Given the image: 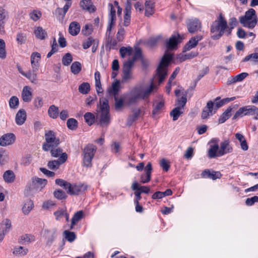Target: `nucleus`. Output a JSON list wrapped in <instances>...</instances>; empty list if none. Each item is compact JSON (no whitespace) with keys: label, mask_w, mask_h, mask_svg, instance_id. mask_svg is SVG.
<instances>
[{"label":"nucleus","mask_w":258,"mask_h":258,"mask_svg":"<svg viewBox=\"0 0 258 258\" xmlns=\"http://www.w3.org/2000/svg\"><path fill=\"white\" fill-rule=\"evenodd\" d=\"M171 58V54L168 53L164 54L157 70V74L152 79L150 85H138L134 87L127 94L126 101L128 105L137 104L140 100H147L149 98L152 92L156 89V86L155 85L156 79H158L159 84L165 79L167 75L166 67L168 66Z\"/></svg>","instance_id":"f257e3e1"},{"label":"nucleus","mask_w":258,"mask_h":258,"mask_svg":"<svg viewBox=\"0 0 258 258\" xmlns=\"http://www.w3.org/2000/svg\"><path fill=\"white\" fill-rule=\"evenodd\" d=\"M227 28V23L222 14H220L217 19L214 21L211 25L210 32L213 35L211 38L213 40L220 39L224 34Z\"/></svg>","instance_id":"f03ea898"},{"label":"nucleus","mask_w":258,"mask_h":258,"mask_svg":"<svg viewBox=\"0 0 258 258\" xmlns=\"http://www.w3.org/2000/svg\"><path fill=\"white\" fill-rule=\"evenodd\" d=\"M97 118L102 126H107L110 123L109 106L108 100L105 98L102 97L100 99V111Z\"/></svg>","instance_id":"7ed1b4c3"},{"label":"nucleus","mask_w":258,"mask_h":258,"mask_svg":"<svg viewBox=\"0 0 258 258\" xmlns=\"http://www.w3.org/2000/svg\"><path fill=\"white\" fill-rule=\"evenodd\" d=\"M239 21L243 27L249 29L253 28L257 22L255 10L250 9L245 12L244 16L239 18Z\"/></svg>","instance_id":"20e7f679"},{"label":"nucleus","mask_w":258,"mask_h":258,"mask_svg":"<svg viewBox=\"0 0 258 258\" xmlns=\"http://www.w3.org/2000/svg\"><path fill=\"white\" fill-rule=\"evenodd\" d=\"M45 142L42 145V149L49 151L51 148L57 147L60 144V139L56 137V134L52 131H48L45 134Z\"/></svg>","instance_id":"39448f33"},{"label":"nucleus","mask_w":258,"mask_h":258,"mask_svg":"<svg viewBox=\"0 0 258 258\" xmlns=\"http://www.w3.org/2000/svg\"><path fill=\"white\" fill-rule=\"evenodd\" d=\"M96 147L93 144L86 146L83 151V163L87 167L91 166V162L96 151Z\"/></svg>","instance_id":"423d86ee"},{"label":"nucleus","mask_w":258,"mask_h":258,"mask_svg":"<svg viewBox=\"0 0 258 258\" xmlns=\"http://www.w3.org/2000/svg\"><path fill=\"white\" fill-rule=\"evenodd\" d=\"M132 60H127L123 63L122 79L123 82H127L133 79L132 68L133 67Z\"/></svg>","instance_id":"0eeeda50"},{"label":"nucleus","mask_w":258,"mask_h":258,"mask_svg":"<svg viewBox=\"0 0 258 258\" xmlns=\"http://www.w3.org/2000/svg\"><path fill=\"white\" fill-rule=\"evenodd\" d=\"M87 189V186L82 184H71L68 185L67 193L70 195H78L83 193Z\"/></svg>","instance_id":"6e6552de"},{"label":"nucleus","mask_w":258,"mask_h":258,"mask_svg":"<svg viewBox=\"0 0 258 258\" xmlns=\"http://www.w3.org/2000/svg\"><path fill=\"white\" fill-rule=\"evenodd\" d=\"M233 152L232 146L229 139H225L220 143L219 149V155L222 156Z\"/></svg>","instance_id":"1a4fd4ad"},{"label":"nucleus","mask_w":258,"mask_h":258,"mask_svg":"<svg viewBox=\"0 0 258 258\" xmlns=\"http://www.w3.org/2000/svg\"><path fill=\"white\" fill-rule=\"evenodd\" d=\"M68 159V155L64 153L59 157L57 160H51L48 162L47 166L51 170H56L59 166L64 163Z\"/></svg>","instance_id":"9d476101"},{"label":"nucleus","mask_w":258,"mask_h":258,"mask_svg":"<svg viewBox=\"0 0 258 258\" xmlns=\"http://www.w3.org/2000/svg\"><path fill=\"white\" fill-rule=\"evenodd\" d=\"M214 102L212 101H209L206 106L203 109L201 113V118L203 119H207L209 116H212L216 112L214 111Z\"/></svg>","instance_id":"9b49d317"},{"label":"nucleus","mask_w":258,"mask_h":258,"mask_svg":"<svg viewBox=\"0 0 258 258\" xmlns=\"http://www.w3.org/2000/svg\"><path fill=\"white\" fill-rule=\"evenodd\" d=\"M188 31L190 33H194L201 28V23L197 19H189L186 22Z\"/></svg>","instance_id":"f8f14e48"},{"label":"nucleus","mask_w":258,"mask_h":258,"mask_svg":"<svg viewBox=\"0 0 258 258\" xmlns=\"http://www.w3.org/2000/svg\"><path fill=\"white\" fill-rule=\"evenodd\" d=\"M15 136L13 133H8L0 138V146L5 147L10 145L15 141Z\"/></svg>","instance_id":"ddd939ff"},{"label":"nucleus","mask_w":258,"mask_h":258,"mask_svg":"<svg viewBox=\"0 0 258 258\" xmlns=\"http://www.w3.org/2000/svg\"><path fill=\"white\" fill-rule=\"evenodd\" d=\"M152 171V164L151 162H148L144 169L145 173L141 175L140 178L141 183H146L151 180Z\"/></svg>","instance_id":"4468645a"},{"label":"nucleus","mask_w":258,"mask_h":258,"mask_svg":"<svg viewBox=\"0 0 258 258\" xmlns=\"http://www.w3.org/2000/svg\"><path fill=\"white\" fill-rule=\"evenodd\" d=\"M202 39L203 36L201 35H198L191 37L184 46V51H188L191 49L195 48L197 45L198 42L201 41Z\"/></svg>","instance_id":"2eb2a0df"},{"label":"nucleus","mask_w":258,"mask_h":258,"mask_svg":"<svg viewBox=\"0 0 258 258\" xmlns=\"http://www.w3.org/2000/svg\"><path fill=\"white\" fill-rule=\"evenodd\" d=\"M182 38L179 34L172 35L169 40L166 42V47L168 49H173L176 47L177 45L180 43Z\"/></svg>","instance_id":"dca6fc26"},{"label":"nucleus","mask_w":258,"mask_h":258,"mask_svg":"<svg viewBox=\"0 0 258 258\" xmlns=\"http://www.w3.org/2000/svg\"><path fill=\"white\" fill-rule=\"evenodd\" d=\"M134 112L133 114L130 115L128 117L126 124L128 126H131L134 121L138 119L140 116L144 115L145 113L143 108V109L139 108L134 110Z\"/></svg>","instance_id":"f3484780"},{"label":"nucleus","mask_w":258,"mask_h":258,"mask_svg":"<svg viewBox=\"0 0 258 258\" xmlns=\"http://www.w3.org/2000/svg\"><path fill=\"white\" fill-rule=\"evenodd\" d=\"M201 176L203 178H208L213 180H216L220 178L222 174L219 171H211L209 169H205L201 173Z\"/></svg>","instance_id":"a211bd4d"},{"label":"nucleus","mask_w":258,"mask_h":258,"mask_svg":"<svg viewBox=\"0 0 258 258\" xmlns=\"http://www.w3.org/2000/svg\"><path fill=\"white\" fill-rule=\"evenodd\" d=\"M21 96L24 102H30L32 99L31 88L28 86L24 87L22 91Z\"/></svg>","instance_id":"6ab92c4d"},{"label":"nucleus","mask_w":258,"mask_h":258,"mask_svg":"<svg viewBox=\"0 0 258 258\" xmlns=\"http://www.w3.org/2000/svg\"><path fill=\"white\" fill-rule=\"evenodd\" d=\"M216 142V144L214 145H211L208 151V156L210 158H214L217 157H221L219 155V146L217 143V140L213 139L212 142Z\"/></svg>","instance_id":"aec40b11"},{"label":"nucleus","mask_w":258,"mask_h":258,"mask_svg":"<svg viewBox=\"0 0 258 258\" xmlns=\"http://www.w3.org/2000/svg\"><path fill=\"white\" fill-rule=\"evenodd\" d=\"M27 115L26 111L24 109H20L16 115L15 121L18 125H21L24 123L26 120Z\"/></svg>","instance_id":"412c9836"},{"label":"nucleus","mask_w":258,"mask_h":258,"mask_svg":"<svg viewBox=\"0 0 258 258\" xmlns=\"http://www.w3.org/2000/svg\"><path fill=\"white\" fill-rule=\"evenodd\" d=\"M80 6L83 9L89 13H93L96 11V8L93 5L91 0H82L80 2Z\"/></svg>","instance_id":"4be33fe9"},{"label":"nucleus","mask_w":258,"mask_h":258,"mask_svg":"<svg viewBox=\"0 0 258 258\" xmlns=\"http://www.w3.org/2000/svg\"><path fill=\"white\" fill-rule=\"evenodd\" d=\"M8 12L0 6V32H4L5 24L8 18Z\"/></svg>","instance_id":"5701e85b"},{"label":"nucleus","mask_w":258,"mask_h":258,"mask_svg":"<svg viewBox=\"0 0 258 258\" xmlns=\"http://www.w3.org/2000/svg\"><path fill=\"white\" fill-rule=\"evenodd\" d=\"M155 3L152 1H146L145 3V15L150 17L154 13Z\"/></svg>","instance_id":"b1692460"},{"label":"nucleus","mask_w":258,"mask_h":258,"mask_svg":"<svg viewBox=\"0 0 258 258\" xmlns=\"http://www.w3.org/2000/svg\"><path fill=\"white\" fill-rule=\"evenodd\" d=\"M237 108L238 107L237 105H234L233 107L231 106L228 107L227 109L222 113L221 116L219 118V123H223L225 122L230 116H231V112L233 108Z\"/></svg>","instance_id":"393cba45"},{"label":"nucleus","mask_w":258,"mask_h":258,"mask_svg":"<svg viewBox=\"0 0 258 258\" xmlns=\"http://www.w3.org/2000/svg\"><path fill=\"white\" fill-rule=\"evenodd\" d=\"M120 82L119 81H116L112 84L111 87L107 90L109 95L116 96L119 90Z\"/></svg>","instance_id":"a878e982"},{"label":"nucleus","mask_w":258,"mask_h":258,"mask_svg":"<svg viewBox=\"0 0 258 258\" xmlns=\"http://www.w3.org/2000/svg\"><path fill=\"white\" fill-rule=\"evenodd\" d=\"M35 241L34 236L31 234H24L20 236L18 242L21 244H28Z\"/></svg>","instance_id":"bb28decb"},{"label":"nucleus","mask_w":258,"mask_h":258,"mask_svg":"<svg viewBox=\"0 0 258 258\" xmlns=\"http://www.w3.org/2000/svg\"><path fill=\"white\" fill-rule=\"evenodd\" d=\"M1 231L5 234L8 233L12 228V223L10 219L6 218L1 223Z\"/></svg>","instance_id":"cd10ccee"},{"label":"nucleus","mask_w":258,"mask_h":258,"mask_svg":"<svg viewBox=\"0 0 258 258\" xmlns=\"http://www.w3.org/2000/svg\"><path fill=\"white\" fill-rule=\"evenodd\" d=\"M69 33L73 36L77 35L80 31V26L77 22L70 23L69 28Z\"/></svg>","instance_id":"c85d7f7f"},{"label":"nucleus","mask_w":258,"mask_h":258,"mask_svg":"<svg viewBox=\"0 0 258 258\" xmlns=\"http://www.w3.org/2000/svg\"><path fill=\"white\" fill-rule=\"evenodd\" d=\"M83 216L84 212L83 211H79L74 214L71 220V229H73L74 226L83 218Z\"/></svg>","instance_id":"c756f323"},{"label":"nucleus","mask_w":258,"mask_h":258,"mask_svg":"<svg viewBox=\"0 0 258 258\" xmlns=\"http://www.w3.org/2000/svg\"><path fill=\"white\" fill-rule=\"evenodd\" d=\"M35 37L39 39L43 40L47 36V33L41 27H37L34 30Z\"/></svg>","instance_id":"7c9ffc66"},{"label":"nucleus","mask_w":258,"mask_h":258,"mask_svg":"<svg viewBox=\"0 0 258 258\" xmlns=\"http://www.w3.org/2000/svg\"><path fill=\"white\" fill-rule=\"evenodd\" d=\"M248 76V73H240L235 77H233L231 79L229 80L228 81V83L229 84L235 83L238 82H241L243 81L245 78H246Z\"/></svg>","instance_id":"2f4dec72"},{"label":"nucleus","mask_w":258,"mask_h":258,"mask_svg":"<svg viewBox=\"0 0 258 258\" xmlns=\"http://www.w3.org/2000/svg\"><path fill=\"white\" fill-rule=\"evenodd\" d=\"M3 178L7 183H12L14 181L15 175L12 170H7L3 174Z\"/></svg>","instance_id":"473e14b6"},{"label":"nucleus","mask_w":258,"mask_h":258,"mask_svg":"<svg viewBox=\"0 0 258 258\" xmlns=\"http://www.w3.org/2000/svg\"><path fill=\"white\" fill-rule=\"evenodd\" d=\"M48 116L53 119H56L59 114L58 107L54 105H50L48 110Z\"/></svg>","instance_id":"72a5a7b5"},{"label":"nucleus","mask_w":258,"mask_h":258,"mask_svg":"<svg viewBox=\"0 0 258 258\" xmlns=\"http://www.w3.org/2000/svg\"><path fill=\"white\" fill-rule=\"evenodd\" d=\"M132 188L133 190H140L142 193L148 194L150 190L149 187L146 186H139L137 181H134L132 185Z\"/></svg>","instance_id":"f704fd0d"},{"label":"nucleus","mask_w":258,"mask_h":258,"mask_svg":"<svg viewBox=\"0 0 258 258\" xmlns=\"http://www.w3.org/2000/svg\"><path fill=\"white\" fill-rule=\"evenodd\" d=\"M24 76L27 78L32 83L37 84V75L36 72H32L29 71L24 74Z\"/></svg>","instance_id":"c9c22d12"},{"label":"nucleus","mask_w":258,"mask_h":258,"mask_svg":"<svg viewBox=\"0 0 258 258\" xmlns=\"http://www.w3.org/2000/svg\"><path fill=\"white\" fill-rule=\"evenodd\" d=\"M33 208V202L31 200H27L23 208L22 212L25 215H28Z\"/></svg>","instance_id":"e433bc0d"},{"label":"nucleus","mask_w":258,"mask_h":258,"mask_svg":"<svg viewBox=\"0 0 258 258\" xmlns=\"http://www.w3.org/2000/svg\"><path fill=\"white\" fill-rule=\"evenodd\" d=\"M28 252V249L27 248H24L23 246H16L14 247V251L13 252V254L18 256H24Z\"/></svg>","instance_id":"4c0bfd02"},{"label":"nucleus","mask_w":258,"mask_h":258,"mask_svg":"<svg viewBox=\"0 0 258 258\" xmlns=\"http://www.w3.org/2000/svg\"><path fill=\"white\" fill-rule=\"evenodd\" d=\"M133 52V49L132 47L127 46V47H121L119 49V53L120 56L122 58L125 57V56L128 55L130 56L132 54Z\"/></svg>","instance_id":"58836bf2"},{"label":"nucleus","mask_w":258,"mask_h":258,"mask_svg":"<svg viewBox=\"0 0 258 258\" xmlns=\"http://www.w3.org/2000/svg\"><path fill=\"white\" fill-rule=\"evenodd\" d=\"M117 42V40L113 39L109 36H108L106 40V44L109 49H117L118 48Z\"/></svg>","instance_id":"ea45409f"},{"label":"nucleus","mask_w":258,"mask_h":258,"mask_svg":"<svg viewBox=\"0 0 258 258\" xmlns=\"http://www.w3.org/2000/svg\"><path fill=\"white\" fill-rule=\"evenodd\" d=\"M49 151L51 156L54 158H59L62 154L65 153L64 152L63 153L62 149L58 147L51 148Z\"/></svg>","instance_id":"a19ab883"},{"label":"nucleus","mask_w":258,"mask_h":258,"mask_svg":"<svg viewBox=\"0 0 258 258\" xmlns=\"http://www.w3.org/2000/svg\"><path fill=\"white\" fill-rule=\"evenodd\" d=\"M82 66L80 62L75 61L71 66V72L74 75L78 74L81 71Z\"/></svg>","instance_id":"79ce46f5"},{"label":"nucleus","mask_w":258,"mask_h":258,"mask_svg":"<svg viewBox=\"0 0 258 258\" xmlns=\"http://www.w3.org/2000/svg\"><path fill=\"white\" fill-rule=\"evenodd\" d=\"M78 90L81 93L86 94L90 90V84L88 83L84 82L79 86Z\"/></svg>","instance_id":"37998d69"},{"label":"nucleus","mask_w":258,"mask_h":258,"mask_svg":"<svg viewBox=\"0 0 258 258\" xmlns=\"http://www.w3.org/2000/svg\"><path fill=\"white\" fill-rule=\"evenodd\" d=\"M19 104V99L17 96H13L9 100V105L11 109L18 108Z\"/></svg>","instance_id":"c03bdc74"},{"label":"nucleus","mask_w":258,"mask_h":258,"mask_svg":"<svg viewBox=\"0 0 258 258\" xmlns=\"http://www.w3.org/2000/svg\"><path fill=\"white\" fill-rule=\"evenodd\" d=\"M84 119L86 122L89 125H91L95 121V116L91 112H87L84 114Z\"/></svg>","instance_id":"a18cd8bd"},{"label":"nucleus","mask_w":258,"mask_h":258,"mask_svg":"<svg viewBox=\"0 0 258 258\" xmlns=\"http://www.w3.org/2000/svg\"><path fill=\"white\" fill-rule=\"evenodd\" d=\"M164 102L163 101H160L157 103L155 105L154 108L152 111L153 115H155L156 114H159L161 110L164 108Z\"/></svg>","instance_id":"49530a36"},{"label":"nucleus","mask_w":258,"mask_h":258,"mask_svg":"<svg viewBox=\"0 0 258 258\" xmlns=\"http://www.w3.org/2000/svg\"><path fill=\"white\" fill-rule=\"evenodd\" d=\"M78 121L75 118H69L67 122V127L71 130H75L78 126Z\"/></svg>","instance_id":"de8ad7c7"},{"label":"nucleus","mask_w":258,"mask_h":258,"mask_svg":"<svg viewBox=\"0 0 258 258\" xmlns=\"http://www.w3.org/2000/svg\"><path fill=\"white\" fill-rule=\"evenodd\" d=\"M115 104L114 107L116 111L121 110L124 105V99L122 98H118L117 96L114 97Z\"/></svg>","instance_id":"09e8293b"},{"label":"nucleus","mask_w":258,"mask_h":258,"mask_svg":"<svg viewBox=\"0 0 258 258\" xmlns=\"http://www.w3.org/2000/svg\"><path fill=\"white\" fill-rule=\"evenodd\" d=\"M181 109L180 107H176L171 111L170 115L172 116L173 121L177 120L180 114L182 113L180 111Z\"/></svg>","instance_id":"8fccbe9b"},{"label":"nucleus","mask_w":258,"mask_h":258,"mask_svg":"<svg viewBox=\"0 0 258 258\" xmlns=\"http://www.w3.org/2000/svg\"><path fill=\"white\" fill-rule=\"evenodd\" d=\"M246 115H252L258 113V108L253 105L245 106Z\"/></svg>","instance_id":"3c124183"},{"label":"nucleus","mask_w":258,"mask_h":258,"mask_svg":"<svg viewBox=\"0 0 258 258\" xmlns=\"http://www.w3.org/2000/svg\"><path fill=\"white\" fill-rule=\"evenodd\" d=\"M73 61V57L71 53H66L62 58V63L64 66L70 65Z\"/></svg>","instance_id":"603ef678"},{"label":"nucleus","mask_w":258,"mask_h":258,"mask_svg":"<svg viewBox=\"0 0 258 258\" xmlns=\"http://www.w3.org/2000/svg\"><path fill=\"white\" fill-rule=\"evenodd\" d=\"M246 108L245 106L240 108L235 113L234 116H233L232 119L235 120L239 117H242L244 115H246Z\"/></svg>","instance_id":"864d4df0"},{"label":"nucleus","mask_w":258,"mask_h":258,"mask_svg":"<svg viewBox=\"0 0 258 258\" xmlns=\"http://www.w3.org/2000/svg\"><path fill=\"white\" fill-rule=\"evenodd\" d=\"M108 7L110 9V13L108 17L109 20L115 21L116 20V11L113 7V5L111 3L108 4Z\"/></svg>","instance_id":"5fc2aeb1"},{"label":"nucleus","mask_w":258,"mask_h":258,"mask_svg":"<svg viewBox=\"0 0 258 258\" xmlns=\"http://www.w3.org/2000/svg\"><path fill=\"white\" fill-rule=\"evenodd\" d=\"M186 92H185L184 93H182V97L179 98V99H178L177 100V105L178 106L177 107H180V108H183L184 107V106H185L186 103Z\"/></svg>","instance_id":"6e6d98bb"},{"label":"nucleus","mask_w":258,"mask_h":258,"mask_svg":"<svg viewBox=\"0 0 258 258\" xmlns=\"http://www.w3.org/2000/svg\"><path fill=\"white\" fill-rule=\"evenodd\" d=\"M63 234L65 235V238L67 239V240L71 242L74 241L76 238V235L73 232L65 230L63 232Z\"/></svg>","instance_id":"4d7b16f0"},{"label":"nucleus","mask_w":258,"mask_h":258,"mask_svg":"<svg viewBox=\"0 0 258 258\" xmlns=\"http://www.w3.org/2000/svg\"><path fill=\"white\" fill-rule=\"evenodd\" d=\"M6 44L3 39H0V58L4 59L6 57L5 50Z\"/></svg>","instance_id":"13d9d810"},{"label":"nucleus","mask_w":258,"mask_h":258,"mask_svg":"<svg viewBox=\"0 0 258 258\" xmlns=\"http://www.w3.org/2000/svg\"><path fill=\"white\" fill-rule=\"evenodd\" d=\"M160 165L162 167V169L165 172H167L170 167V162L164 158L161 160L160 162Z\"/></svg>","instance_id":"bf43d9fd"},{"label":"nucleus","mask_w":258,"mask_h":258,"mask_svg":"<svg viewBox=\"0 0 258 258\" xmlns=\"http://www.w3.org/2000/svg\"><path fill=\"white\" fill-rule=\"evenodd\" d=\"M249 60L258 62V53H253L247 55L243 59V61H247Z\"/></svg>","instance_id":"052dcab7"},{"label":"nucleus","mask_w":258,"mask_h":258,"mask_svg":"<svg viewBox=\"0 0 258 258\" xmlns=\"http://www.w3.org/2000/svg\"><path fill=\"white\" fill-rule=\"evenodd\" d=\"M125 31L123 28L120 27L116 34V39L118 42H122L124 38Z\"/></svg>","instance_id":"680f3d73"},{"label":"nucleus","mask_w":258,"mask_h":258,"mask_svg":"<svg viewBox=\"0 0 258 258\" xmlns=\"http://www.w3.org/2000/svg\"><path fill=\"white\" fill-rule=\"evenodd\" d=\"M53 195L55 198L59 200L64 199L67 197L66 193L63 190L60 189L54 191Z\"/></svg>","instance_id":"e2e57ef3"},{"label":"nucleus","mask_w":258,"mask_h":258,"mask_svg":"<svg viewBox=\"0 0 258 258\" xmlns=\"http://www.w3.org/2000/svg\"><path fill=\"white\" fill-rule=\"evenodd\" d=\"M32 156L30 154H27L23 157L21 160V164L27 166H28L31 162Z\"/></svg>","instance_id":"0e129e2a"},{"label":"nucleus","mask_w":258,"mask_h":258,"mask_svg":"<svg viewBox=\"0 0 258 258\" xmlns=\"http://www.w3.org/2000/svg\"><path fill=\"white\" fill-rule=\"evenodd\" d=\"M94 41V39L91 37H90L87 38V39L85 41H84L83 43V47L84 49H86L88 48H89L91 45L93 44V43Z\"/></svg>","instance_id":"69168bd1"},{"label":"nucleus","mask_w":258,"mask_h":258,"mask_svg":"<svg viewBox=\"0 0 258 258\" xmlns=\"http://www.w3.org/2000/svg\"><path fill=\"white\" fill-rule=\"evenodd\" d=\"M30 16L31 19L34 21H36L40 18L41 16V13L40 11H33L30 14Z\"/></svg>","instance_id":"338daca9"},{"label":"nucleus","mask_w":258,"mask_h":258,"mask_svg":"<svg viewBox=\"0 0 258 258\" xmlns=\"http://www.w3.org/2000/svg\"><path fill=\"white\" fill-rule=\"evenodd\" d=\"M256 202H258V197L254 196L251 198L246 199L245 201V204L247 206H251Z\"/></svg>","instance_id":"774afa93"}]
</instances>
